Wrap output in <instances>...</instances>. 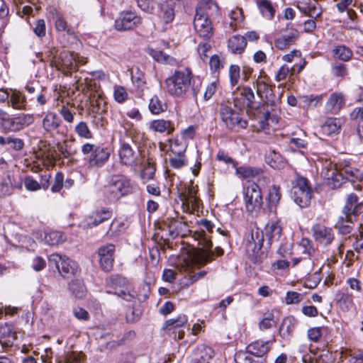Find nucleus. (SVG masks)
Here are the masks:
<instances>
[{"instance_id":"nucleus-1","label":"nucleus","mask_w":363,"mask_h":363,"mask_svg":"<svg viewBox=\"0 0 363 363\" xmlns=\"http://www.w3.org/2000/svg\"><path fill=\"white\" fill-rule=\"evenodd\" d=\"M165 85L167 92L174 96H196L197 89L194 86V76L189 68L176 70L166 79Z\"/></svg>"},{"instance_id":"nucleus-2","label":"nucleus","mask_w":363,"mask_h":363,"mask_svg":"<svg viewBox=\"0 0 363 363\" xmlns=\"http://www.w3.org/2000/svg\"><path fill=\"white\" fill-rule=\"evenodd\" d=\"M135 186L133 182L123 176L113 177L108 184L104 186L103 194L110 203H115L123 196L133 193Z\"/></svg>"},{"instance_id":"nucleus-3","label":"nucleus","mask_w":363,"mask_h":363,"mask_svg":"<svg viewBox=\"0 0 363 363\" xmlns=\"http://www.w3.org/2000/svg\"><path fill=\"white\" fill-rule=\"evenodd\" d=\"M106 285L113 289V291H108V293L114 294L127 301H131L135 298V292L131 284L123 277L113 274L106 279Z\"/></svg>"},{"instance_id":"nucleus-4","label":"nucleus","mask_w":363,"mask_h":363,"mask_svg":"<svg viewBox=\"0 0 363 363\" xmlns=\"http://www.w3.org/2000/svg\"><path fill=\"white\" fill-rule=\"evenodd\" d=\"M82 152L84 155H87L86 160L90 167H101L106 163L110 157V152L107 147L89 143L82 146Z\"/></svg>"},{"instance_id":"nucleus-5","label":"nucleus","mask_w":363,"mask_h":363,"mask_svg":"<svg viewBox=\"0 0 363 363\" xmlns=\"http://www.w3.org/2000/svg\"><path fill=\"white\" fill-rule=\"evenodd\" d=\"M197 239L199 245L201 247L192 253L191 259L194 264L203 266L212 260L211 247L213 245L204 231L198 234Z\"/></svg>"},{"instance_id":"nucleus-6","label":"nucleus","mask_w":363,"mask_h":363,"mask_svg":"<svg viewBox=\"0 0 363 363\" xmlns=\"http://www.w3.org/2000/svg\"><path fill=\"white\" fill-rule=\"evenodd\" d=\"M244 194L246 211L251 214L257 213L263 203L259 186L256 183L249 184Z\"/></svg>"},{"instance_id":"nucleus-7","label":"nucleus","mask_w":363,"mask_h":363,"mask_svg":"<svg viewBox=\"0 0 363 363\" xmlns=\"http://www.w3.org/2000/svg\"><path fill=\"white\" fill-rule=\"evenodd\" d=\"M219 113L222 121L230 129H233L235 127L245 128L247 125V121L242 119L239 113L227 104L222 103L220 104Z\"/></svg>"},{"instance_id":"nucleus-8","label":"nucleus","mask_w":363,"mask_h":363,"mask_svg":"<svg viewBox=\"0 0 363 363\" xmlns=\"http://www.w3.org/2000/svg\"><path fill=\"white\" fill-rule=\"evenodd\" d=\"M194 27L196 33L202 38L210 39L213 35V24L206 12H201V10L196 11Z\"/></svg>"},{"instance_id":"nucleus-9","label":"nucleus","mask_w":363,"mask_h":363,"mask_svg":"<svg viewBox=\"0 0 363 363\" xmlns=\"http://www.w3.org/2000/svg\"><path fill=\"white\" fill-rule=\"evenodd\" d=\"M113 216V211L108 208H100L94 211L86 216L81 223L84 229L94 228L103 222L110 220Z\"/></svg>"},{"instance_id":"nucleus-10","label":"nucleus","mask_w":363,"mask_h":363,"mask_svg":"<svg viewBox=\"0 0 363 363\" xmlns=\"http://www.w3.org/2000/svg\"><path fill=\"white\" fill-rule=\"evenodd\" d=\"M142 24V18L135 12L123 11L115 21V28L117 30H128Z\"/></svg>"},{"instance_id":"nucleus-11","label":"nucleus","mask_w":363,"mask_h":363,"mask_svg":"<svg viewBox=\"0 0 363 363\" xmlns=\"http://www.w3.org/2000/svg\"><path fill=\"white\" fill-rule=\"evenodd\" d=\"M33 121L34 118L33 115L22 114L14 118L3 117L2 125L6 129L16 132L29 126Z\"/></svg>"},{"instance_id":"nucleus-12","label":"nucleus","mask_w":363,"mask_h":363,"mask_svg":"<svg viewBox=\"0 0 363 363\" xmlns=\"http://www.w3.org/2000/svg\"><path fill=\"white\" fill-rule=\"evenodd\" d=\"M312 233L314 240L323 246L330 245L335 238L333 229L320 223L312 227Z\"/></svg>"},{"instance_id":"nucleus-13","label":"nucleus","mask_w":363,"mask_h":363,"mask_svg":"<svg viewBox=\"0 0 363 363\" xmlns=\"http://www.w3.org/2000/svg\"><path fill=\"white\" fill-rule=\"evenodd\" d=\"M115 245L107 243L101 246L98 250L99 264L103 270L110 271L114 262Z\"/></svg>"},{"instance_id":"nucleus-14","label":"nucleus","mask_w":363,"mask_h":363,"mask_svg":"<svg viewBox=\"0 0 363 363\" xmlns=\"http://www.w3.org/2000/svg\"><path fill=\"white\" fill-rule=\"evenodd\" d=\"M234 104L235 106H239L240 108L242 106H247L250 108H255L256 101L253 90L248 86L238 88L237 96L234 99Z\"/></svg>"},{"instance_id":"nucleus-15","label":"nucleus","mask_w":363,"mask_h":363,"mask_svg":"<svg viewBox=\"0 0 363 363\" xmlns=\"http://www.w3.org/2000/svg\"><path fill=\"white\" fill-rule=\"evenodd\" d=\"M52 57L50 59L51 65H55L58 69L65 67L67 69L72 70L77 69V60L74 55L67 50L62 51L57 59L52 51H50Z\"/></svg>"},{"instance_id":"nucleus-16","label":"nucleus","mask_w":363,"mask_h":363,"mask_svg":"<svg viewBox=\"0 0 363 363\" xmlns=\"http://www.w3.org/2000/svg\"><path fill=\"white\" fill-rule=\"evenodd\" d=\"M119 157L121 163L128 166H136L140 164V153L135 152L131 146L126 143H121L119 150Z\"/></svg>"},{"instance_id":"nucleus-17","label":"nucleus","mask_w":363,"mask_h":363,"mask_svg":"<svg viewBox=\"0 0 363 363\" xmlns=\"http://www.w3.org/2000/svg\"><path fill=\"white\" fill-rule=\"evenodd\" d=\"M298 10L309 17L316 19L322 14V9L316 0H301L298 2Z\"/></svg>"},{"instance_id":"nucleus-18","label":"nucleus","mask_w":363,"mask_h":363,"mask_svg":"<svg viewBox=\"0 0 363 363\" xmlns=\"http://www.w3.org/2000/svg\"><path fill=\"white\" fill-rule=\"evenodd\" d=\"M257 94L264 104L276 106L278 100L276 99L273 93V90L270 85L262 81H257L256 82Z\"/></svg>"},{"instance_id":"nucleus-19","label":"nucleus","mask_w":363,"mask_h":363,"mask_svg":"<svg viewBox=\"0 0 363 363\" xmlns=\"http://www.w3.org/2000/svg\"><path fill=\"white\" fill-rule=\"evenodd\" d=\"M298 38V32L293 28H287L275 40V46L279 50H285L294 45Z\"/></svg>"},{"instance_id":"nucleus-20","label":"nucleus","mask_w":363,"mask_h":363,"mask_svg":"<svg viewBox=\"0 0 363 363\" xmlns=\"http://www.w3.org/2000/svg\"><path fill=\"white\" fill-rule=\"evenodd\" d=\"M363 212V202H359L357 196L352 193L347 199L343 208V213L347 220H350L352 215L357 216Z\"/></svg>"},{"instance_id":"nucleus-21","label":"nucleus","mask_w":363,"mask_h":363,"mask_svg":"<svg viewBox=\"0 0 363 363\" xmlns=\"http://www.w3.org/2000/svg\"><path fill=\"white\" fill-rule=\"evenodd\" d=\"M270 346L269 341L257 340L248 345L246 348L254 357L261 359L257 363H263L265 361L263 357L269 351Z\"/></svg>"},{"instance_id":"nucleus-22","label":"nucleus","mask_w":363,"mask_h":363,"mask_svg":"<svg viewBox=\"0 0 363 363\" xmlns=\"http://www.w3.org/2000/svg\"><path fill=\"white\" fill-rule=\"evenodd\" d=\"M214 351L211 347L201 345L192 352L191 363H208L213 357Z\"/></svg>"},{"instance_id":"nucleus-23","label":"nucleus","mask_w":363,"mask_h":363,"mask_svg":"<svg viewBox=\"0 0 363 363\" xmlns=\"http://www.w3.org/2000/svg\"><path fill=\"white\" fill-rule=\"evenodd\" d=\"M281 232L282 228L279 222L269 221L266 225L262 235L267 240L269 245H271L274 242L279 241Z\"/></svg>"},{"instance_id":"nucleus-24","label":"nucleus","mask_w":363,"mask_h":363,"mask_svg":"<svg viewBox=\"0 0 363 363\" xmlns=\"http://www.w3.org/2000/svg\"><path fill=\"white\" fill-rule=\"evenodd\" d=\"M345 105V100L343 94L342 93L335 92L330 96L325 104V110L328 113L337 114Z\"/></svg>"},{"instance_id":"nucleus-25","label":"nucleus","mask_w":363,"mask_h":363,"mask_svg":"<svg viewBox=\"0 0 363 363\" xmlns=\"http://www.w3.org/2000/svg\"><path fill=\"white\" fill-rule=\"evenodd\" d=\"M174 6L173 2L165 0L158 5V17L165 24H169L174 19Z\"/></svg>"},{"instance_id":"nucleus-26","label":"nucleus","mask_w":363,"mask_h":363,"mask_svg":"<svg viewBox=\"0 0 363 363\" xmlns=\"http://www.w3.org/2000/svg\"><path fill=\"white\" fill-rule=\"evenodd\" d=\"M359 171L357 169L352 168L350 166H345L343 167H335L334 170L331 172L330 177L339 182L340 179L342 180H348L352 181L354 179L357 178V174Z\"/></svg>"},{"instance_id":"nucleus-27","label":"nucleus","mask_w":363,"mask_h":363,"mask_svg":"<svg viewBox=\"0 0 363 363\" xmlns=\"http://www.w3.org/2000/svg\"><path fill=\"white\" fill-rule=\"evenodd\" d=\"M62 124V120L55 112H48L42 121V128L47 133H52Z\"/></svg>"},{"instance_id":"nucleus-28","label":"nucleus","mask_w":363,"mask_h":363,"mask_svg":"<svg viewBox=\"0 0 363 363\" xmlns=\"http://www.w3.org/2000/svg\"><path fill=\"white\" fill-rule=\"evenodd\" d=\"M150 129L159 133L167 132V135L172 134L174 130V124L171 121L158 119L153 120L150 123Z\"/></svg>"},{"instance_id":"nucleus-29","label":"nucleus","mask_w":363,"mask_h":363,"mask_svg":"<svg viewBox=\"0 0 363 363\" xmlns=\"http://www.w3.org/2000/svg\"><path fill=\"white\" fill-rule=\"evenodd\" d=\"M247 45L246 38L240 35L232 36L228 42V49L234 54H241Z\"/></svg>"},{"instance_id":"nucleus-30","label":"nucleus","mask_w":363,"mask_h":363,"mask_svg":"<svg viewBox=\"0 0 363 363\" xmlns=\"http://www.w3.org/2000/svg\"><path fill=\"white\" fill-rule=\"evenodd\" d=\"M21 182L16 183L11 176L7 175L0 183V196L11 195L14 188H21Z\"/></svg>"},{"instance_id":"nucleus-31","label":"nucleus","mask_w":363,"mask_h":363,"mask_svg":"<svg viewBox=\"0 0 363 363\" xmlns=\"http://www.w3.org/2000/svg\"><path fill=\"white\" fill-rule=\"evenodd\" d=\"M312 191H291V197L294 202L301 208H306L310 205L312 198Z\"/></svg>"},{"instance_id":"nucleus-32","label":"nucleus","mask_w":363,"mask_h":363,"mask_svg":"<svg viewBox=\"0 0 363 363\" xmlns=\"http://www.w3.org/2000/svg\"><path fill=\"white\" fill-rule=\"evenodd\" d=\"M341 121L337 118H328L321 126L323 133L328 135H333L340 132Z\"/></svg>"},{"instance_id":"nucleus-33","label":"nucleus","mask_w":363,"mask_h":363,"mask_svg":"<svg viewBox=\"0 0 363 363\" xmlns=\"http://www.w3.org/2000/svg\"><path fill=\"white\" fill-rule=\"evenodd\" d=\"M297 325V320L292 315L283 319L279 328V334L282 337H287L292 334Z\"/></svg>"},{"instance_id":"nucleus-34","label":"nucleus","mask_w":363,"mask_h":363,"mask_svg":"<svg viewBox=\"0 0 363 363\" xmlns=\"http://www.w3.org/2000/svg\"><path fill=\"white\" fill-rule=\"evenodd\" d=\"M236 174L244 179H250L262 174V169L258 167H240L236 169Z\"/></svg>"},{"instance_id":"nucleus-35","label":"nucleus","mask_w":363,"mask_h":363,"mask_svg":"<svg viewBox=\"0 0 363 363\" xmlns=\"http://www.w3.org/2000/svg\"><path fill=\"white\" fill-rule=\"evenodd\" d=\"M78 270L77 264L68 258L67 257H65L64 259L62 262L61 267L59 272L63 275L64 277H70L77 273Z\"/></svg>"},{"instance_id":"nucleus-36","label":"nucleus","mask_w":363,"mask_h":363,"mask_svg":"<svg viewBox=\"0 0 363 363\" xmlns=\"http://www.w3.org/2000/svg\"><path fill=\"white\" fill-rule=\"evenodd\" d=\"M69 290L74 297L79 299L85 296L86 291L83 281L79 279H74L69 284Z\"/></svg>"},{"instance_id":"nucleus-37","label":"nucleus","mask_w":363,"mask_h":363,"mask_svg":"<svg viewBox=\"0 0 363 363\" xmlns=\"http://www.w3.org/2000/svg\"><path fill=\"white\" fill-rule=\"evenodd\" d=\"M8 104L13 108L24 110L26 106V97L19 91H14L9 96Z\"/></svg>"},{"instance_id":"nucleus-38","label":"nucleus","mask_w":363,"mask_h":363,"mask_svg":"<svg viewBox=\"0 0 363 363\" xmlns=\"http://www.w3.org/2000/svg\"><path fill=\"white\" fill-rule=\"evenodd\" d=\"M72 143L64 140L57 143V149L63 158H69L77 152V150L72 147Z\"/></svg>"},{"instance_id":"nucleus-39","label":"nucleus","mask_w":363,"mask_h":363,"mask_svg":"<svg viewBox=\"0 0 363 363\" xmlns=\"http://www.w3.org/2000/svg\"><path fill=\"white\" fill-rule=\"evenodd\" d=\"M298 249L301 252L307 255V262L311 265V257L315 253V249L312 245L311 241L308 238H302L298 244Z\"/></svg>"},{"instance_id":"nucleus-40","label":"nucleus","mask_w":363,"mask_h":363,"mask_svg":"<svg viewBox=\"0 0 363 363\" xmlns=\"http://www.w3.org/2000/svg\"><path fill=\"white\" fill-rule=\"evenodd\" d=\"M333 53L334 57L344 62L349 61L353 55L352 51L345 45L336 46L333 49Z\"/></svg>"},{"instance_id":"nucleus-41","label":"nucleus","mask_w":363,"mask_h":363,"mask_svg":"<svg viewBox=\"0 0 363 363\" xmlns=\"http://www.w3.org/2000/svg\"><path fill=\"white\" fill-rule=\"evenodd\" d=\"M45 240L49 245H58L66 240V236L60 231H50L45 234Z\"/></svg>"},{"instance_id":"nucleus-42","label":"nucleus","mask_w":363,"mask_h":363,"mask_svg":"<svg viewBox=\"0 0 363 363\" xmlns=\"http://www.w3.org/2000/svg\"><path fill=\"white\" fill-rule=\"evenodd\" d=\"M266 162L274 169L281 168L284 164L281 155L274 150H270L267 154Z\"/></svg>"},{"instance_id":"nucleus-43","label":"nucleus","mask_w":363,"mask_h":363,"mask_svg":"<svg viewBox=\"0 0 363 363\" xmlns=\"http://www.w3.org/2000/svg\"><path fill=\"white\" fill-rule=\"evenodd\" d=\"M257 6L262 14L268 18H272L274 16L275 10L269 0H257Z\"/></svg>"},{"instance_id":"nucleus-44","label":"nucleus","mask_w":363,"mask_h":363,"mask_svg":"<svg viewBox=\"0 0 363 363\" xmlns=\"http://www.w3.org/2000/svg\"><path fill=\"white\" fill-rule=\"evenodd\" d=\"M228 16L232 20L230 23V27L233 30H235L237 29L238 24L242 22L244 20L242 10L240 8H235L231 10L228 13Z\"/></svg>"},{"instance_id":"nucleus-45","label":"nucleus","mask_w":363,"mask_h":363,"mask_svg":"<svg viewBox=\"0 0 363 363\" xmlns=\"http://www.w3.org/2000/svg\"><path fill=\"white\" fill-rule=\"evenodd\" d=\"M167 106L157 96L151 98L149 104V109L153 114H160L165 111Z\"/></svg>"},{"instance_id":"nucleus-46","label":"nucleus","mask_w":363,"mask_h":363,"mask_svg":"<svg viewBox=\"0 0 363 363\" xmlns=\"http://www.w3.org/2000/svg\"><path fill=\"white\" fill-rule=\"evenodd\" d=\"M156 168L154 164L148 162L143 169L140 173V177L143 183H146L148 181L154 178Z\"/></svg>"},{"instance_id":"nucleus-47","label":"nucleus","mask_w":363,"mask_h":363,"mask_svg":"<svg viewBox=\"0 0 363 363\" xmlns=\"http://www.w3.org/2000/svg\"><path fill=\"white\" fill-rule=\"evenodd\" d=\"M312 191L311 187L309 185L308 180L303 177H297L294 181L292 182V189L291 191Z\"/></svg>"},{"instance_id":"nucleus-48","label":"nucleus","mask_w":363,"mask_h":363,"mask_svg":"<svg viewBox=\"0 0 363 363\" xmlns=\"http://www.w3.org/2000/svg\"><path fill=\"white\" fill-rule=\"evenodd\" d=\"M188 320L186 315H179L176 318H171L165 322V328L167 330H172L174 328H179L183 326Z\"/></svg>"},{"instance_id":"nucleus-49","label":"nucleus","mask_w":363,"mask_h":363,"mask_svg":"<svg viewBox=\"0 0 363 363\" xmlns=\"http://www.w3.org/2000/svg\"><path fill=\"white\" fill-rule=\"evenodd\" d=\"M130 74L132 82L137 87L140 88L145 84L144 74L138 67L131 68Z\"/></svg>"},{"instance_id":"nucleus-50","label":"nucleus","mask_w":363,"mask_h":363,"mask_svg":"<svg viewBox=\"0 0 363 363\" xmlns=\"http://www.w3.org/2000/svg\"><path fill=\"white\" fill-rule=\"evenodd\" d=\"M339 359L341 363H363V356H352L348 351H341L338 354Z\"/></svg>"},{"instance_id":"nucleus-51","label":"nucleus","mask_w":363,"mask_h":363,"mask_svg":"<svg viewBox=\"0 0 363 363\" xmlns=\"http://www.w3.org/2000/svg\"><path fill=\"white\" fill-rule=\"evenodd\" d=\"M281 194L280 187L277 185H274L269 189V202L271 206H277L279 203Z\"/></svg>"},{"instance_id":"nucleus-52","label":"nucleus","mask_w":363,"mask_h":363,"mask_svg":"<svg viewBox=\"0 0 363 363\" xmlns=\"http://www.w3.org/2000/svg\"><path fill=\"white\" fill-rule=\"evenodd\" d=\"M75 132L77 135L86 139H91L93 137V134L89 130L86 123L81 121L75 127Z\"/></svg>"},{"instance_id":"nucleus-53","label":"nucleus","mask_w":363,"mask_h":363,"mask_svg":"<svg viewBox=\"0 0 363 363\" xmlns=\"http://www.w3.org/2000/svg\"><path fill=\"white\" fill-rule=\"evenodd\" d=\"M350 223H352L351 217H350V219L347 220L346 216L345 217L340 216L338 218V220L336 223V226L339 228L340 233H342L343 235H346V234L350 233V231L352 230V227L349 224Z\"/></svg>"},{"instance_id":"nucleus-54","label":"nucleus","mask_w":363,"mask_h":363,"mask_svg":"<svg viewBox=\"0 0 363 363\" xmlns=\"http://www.w3.org/2000/svg\"><path fill=\"white\" fill-rule=\"evenodd\" d=\"M252 354L246 349L245 351H239L235 355V360L237 363H254Z\"/></svg>"},{"instance_id":"nucleus-55","label":"nucleus","mask_w":363,"mask_h":363,"mask_svg":"<svg viewBox=\"0 0 363 363\" xmlns=\"http://www.w3.org/2000/svg\"><path fill=\"white\" fill-rule=\"evenodd\" d=\"M303 298V296L296 291H289L286 292L284 302L287 305L299 303Z\"/></svg>"},{"instance_id":"nucleus-56","label":"nucleus","mask_w":363,"mask_h":363,"mask_svg":"<svg viewBox=\"0 0 363 363\" xmlns=\"http://www.w3.org/2000/svg\"><path fill=\"white\" fill-rule=\"evenodd\" d=\"M212 9L218 10V6L214 0H198V5L196 11L201 10V12H206V9Z\"/></svg>"},{"instance_id":"nucleus-57","label":"nucleus","mask_w":363,"mask_h":363,"mask_svg":"<svg viewBox=\"0 0 363 363\" xmlns=\"http://www.w3.org/2000/svg\"><path fill=\"white\" fill-rule=\"evenodd\" d=\"M177 156L169 158L171 167L175 169H181L186 164V160L182 153H176Z\"/></svg>"},{"instance_id":"nucleus-58","label":"nucleus","mask_w":363,"mask_h":363,"mask_svg":"<svg viewBox=\"0 0 363 363\" xmlns=\"http://www.w3.org/2000/svg\"><path fill=\"white\" fill-rule=\"evenodd\" d=\"M332 73L335 77H345L347 74V66L345 64L335 62L332 65Z\"/></svg>"},{"instance_id":"nucleus-59","label":"nucleus","mask_w":363,"mask_h":363,"mask_svg":"<svg viewBox=\"0 0 363 363\" xmlns=\"http://www.w3.org/2000/svg\"><path fill=\"white\" fill-rule=\"evenodd\" d=\"M229 77L233 86L238 84L240 77V69L238 65H231L229 69Z\"/></svg>"},{"instance_id":"nucleus-60","label":"nucleus","mask_w":363,"mask_h":363,"mask_svg":"<svg viewBox=\"0 0 363 363\" xmlns=\"http://www.w3.org/2000/svg\"><path fill=\"white\" fill-rule=\"evenodd\" d=\"M64 185V175L62 172H58L55 174L54 184L51 187V191L53 193L59 192Z\"/></svg>"},{"instance_id":"nucleus-61","label":"nucleus","mask_w":363,"mask_h":363,"mask_svg":"<svg viewBox=\"0 0 363 363\" xmlns=\"http://www.w3.org/2000/svg\"><path fill=\"white\" fill-rule=\"evenodd\" d=\"M55 25L58 31H67V33H70V30L68 28L67 22L62 15L57 14L56 16Z\"/></svg>"},{"instance_id":"nucleus-62","label":"nucleus","mask_w":363,"mask_h":363,"mask_svg":"<svg viewBox=\"0 0 363 363\" xmlns=\"http://www.w3.org/2000/svg\"><path fill=\"white\" fill-rule=\"evenodd\" d=\"M138 7L147 13H152L155 9L153 0H138Z\"/></svg>"},{"instance_id":"nucleus-63","label":"nucleus","mask_w":363,"mask_h":363,"mask_svg":"<svg viewBox=\"0 0 363 363\" xmlns=\"http://www.w3.org/2000/svg\"><path fill=\"white\" fill-rule=\"evenodd\" d=\"M25 187L28 191H37L41 189L39 182L31 177H26L24 181Z\"/></svg>"},{"instance_id":"nucleus-64","label":"nucleus","mask_w":363,"mask_h":363,"mask_svg":"<svg viewBox=\"0 0 363 363\" xmlns=\"http://www.w3.org/2000/svg\"><path fill=\"white\" fill-rule=\"evenodd\" d=\"M65 256H62L59 254H52L48 257L49 264L50 266H55L58 272L60 269L62 262Z\"/></svg>"}]
</instances>
